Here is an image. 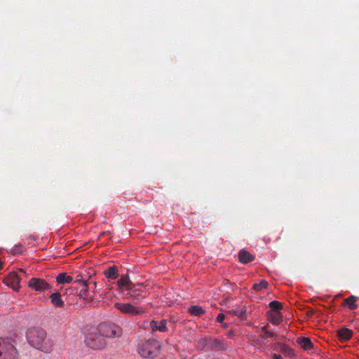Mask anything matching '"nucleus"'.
<instances>
[{"instance_id": "7ed1b4c3", "label": "nucleus", "mask_w": 359, "mask_h": 359, "mask_svg": "<svg viewBox=\"0 0 359 359\" xmlns=\"http://www.w3.org/2000/svg\"><path fill=\"white\" fill-rule=\"evenodd\" d=\"M161 351V345L156 339L143 340L138 345V353L142 358L157 357Z\"/></svg>"}, {"instance_id": "f8f14e48", "label": "nucleus", "mask_w": 359, "mask_h": 359, "mask_svg": "<svg viewBox=\"0 0 359 359\" xmlns=\"http://www.w3.org/2000/svg\"><path fill=\"white\" fill-rule=\"evenodd\" d=\"M337 336L341 341H348L353 337V332L347 327H341L337 331Z\"/></svg>"}, {"instance_id": "a211bd4d", "label": "nucleus", "mask_w": 359, "mask_h": 359, "mask_svg": "<svg viewBox=\"0 0 359 359\" xmlns=\"http://www.w3.org/2000/svg\"><path fill=\"white\" fill-rule=\"evenodd\" d=\"M104 276L109 279H116L118 278V269L116 266H111L104 271Z\"/></svg>"}, {"instance_id": "c85d7f7f", "label": "nucleus", "mask_w": 359, "mask_h": 359, "mask_svg": "<svg viewBox=\"0 0 359 359\" xmlns=\"http://www.w3.org/2000/svg\"><path fill=\"white\" fill-rule=\"evenodd\" d=\"M238 310H230L228 311L227 314L231 315V316H237Z\"/></svg>"}, {"instance_id": "aec40b11", "label": "nucleus", "mask_w": 359, "mask_h": 359, "mask_svg": "<svg viewBox=\"0 0 359 359\" xmlns=\"http://www.w3.org/2000/svg\"><path fill=\"white\" fill-rule=\"evenodd\" d=\"M279 351L287 357H293L294 351L290 346L285 345V344H279Z\"/></svg>"}, {"instance_id": "412c9836", "label": "nucleus", "mask_w": 359, "mask_h": 359, "mask_svg": "<svg viewBox=\"0 0 359 359\" xmlns=\"http://www.w3.org/2000/svg\"><path fill=\"white\" fill-rule=\"evenodd\" d=\"M189 313L194 315L195 316H201V315L205 313L203 308L198 306V305H192L188 309Z\"/></svg>"}, {"instance_id": "423d86ee", "label": "nucleus", "mask_w": 359, "mask_h": 359, "mask_svg": "<svg viewBox=\"0 0 359 359\" xmlns=\"http://www.w3.org/2000/svg\"><path fill=\"white\" fill-rule=\"evenodd\" d=\"M87 346L93 349H100L104 347L106 342L102 334L98 333L90 334L85 340Z\"/></svg>"}, {"instance_id": "a878e982", "label": "nucleus", "mask_w": 359, "mask_h": 359, "mask_svg": "<svg viewBox=\"0 0 359 359\" xmlns=\"http://www.w3.org/2000/svg\"><path fill=\"white\" fill-rule=\"evenodd\" d=\"M237 316L241 320L246 319V318H247L246 310H244V309L238 310Z\"/></svg>"}, {"instance_id": "5701e85b", "label": "nucleus", "mask_w": 359, "mask_h": 359, "mask_svg": "<svg viewBox=\"0 0 359 359\" xmlns=\"http://www.w3.org/2000/svg\"><path fill=\"white\" fill-rule=\"evenodd\" d=\"M269 285V282L265 280H262L258 283L253 285V289L256 291H262L264 288H266Z\"/></svg>"}, {"instance_id": "393cba45", "label": "nucleus", "mask_w": 359, "mask_h": 359, "mask_svg": "<svg viewBox=\"0 0 359 359\" xmlns=\"http://www.w3.org/2000/svg\"><path fill=\"white\" fill-rule=\"evenodd\" d=\"M269 306L271 309V310H278V311H280V309H281V302H278V301H272L271 302H269Z\"/></svg>"}, {"instance_id": "b1692460", "label": "nucleus", "mask_w": 359, "mask_h": 359, "mask_svg": "<svg viewBox=\"0 0 359 359\" xmlns=\"http://www.w3.org/2000/svg\"><path fill=\"white\" fill-rule=\"evenodd\" d=\"M261 337L266 338L267 339L269 338V339L275 340L277 338V334L276 333L273 332V331L267 330H265V333L261 334Z\"/></svg>"}, {"instance_id": "6ab92c4d", "label": "nucleus", "mask_w": 359, "mask_h": 359, "mask_svg": "<svg viewBox=\"0 0 359 359\" xmlns=\"http://www.w3.org/2000/svg\"><path fill=\"white\" fill-rule=\"evenodd\" d=\"M74 283H78L80 286V293L79 296L81 298L83 299H87L88 297V282L87 281H81L80 280H77L74 281Z\"/></svg>"}, {"instance_id": "6e6552de", "label": "nucleus", "mask_w": 359, "mask_h": 359, "mask_svg": "<svg viewBox=\"0 0 359 359\" xmlns=\"http://www.w3.org/2000/svg\"><path fill=\"white\" fill-rule=\"evenodd\" d=\"M28 286L36 291H45L51 287L47 281L39 278H32L28 282Z\"/></svg>"}, {"instance_id": "f03ea898", "label": "nucleus", "mask_w": 359, "mask_h": 359, "mask_svg": "<svg viewBox=\"0 0 359 359\" xmlns=\"http://www.w3.org/2000/svg\"><path fill=\"white\" fill-rule=\"evenodd\" d=\"M15 344V334L8 333L1 337V359H18V351Z\"/></svg>"}, {"instance_id": "4468645a", "label": "nucleus", "mask_w": 359, "mask_h": 359, "mask_svg": "<svg viewBox=\"0 0 359 359\" xmlns=\"http://www.w3.org/2000/svg\"><path fill=\"white\" fill-rule=\"evenodd\" d=\"M133 285L128 275H122L121 278L117 280V285L118 287H125L126 290L130 292L129 287Z\"/></svg>"}, {"instance_id": "1a4fd4ad", "label": "nucleus", "mask_w": 359, "mask_h": 359, "mask_svg": "<svg viewBox=\"0 0 359 359\" xmlns=\"http://www.w3.org/2000/svg\"><path fill=\"white\" fill-rule=\"evenodd\" d=\"M149 327L151 331H160L166 332L168 331L167 321L165 319L161 320L160 322L154 321L152 320L149 323Z\"/></svg>"}, {"instance_id": "39448f33", "label": "nucleus", "mask_w": 359, "mask_h": 359, "mask_svg": "<svg viewBox=\"0 0 359 359\" xmlns=\"http://www.w3.org/2000/svg\"><path fill=\"white\" fill-rule=\"evenodd\" d=\"M114 307L124 314L135 316L144 313V309L142 307L134 306L132 304H125V302H116Z\"/></svg>"}, {"instance_id": "cd10ccee", "label": "nucleus", "mask_w": 359, "mask_h": 359, "mask_svg": "<svg viewBox=\"0 0 359 359\" xmlns=\"http://www.w3.org/2000/svg\"><path fill=\"white\" fill-rule=\"evenodd\" d=\"M24 250V248L22 245H18L15 247L14 250H13V252L14 253H21Z\"/></svg>"}, {"instance_id": "dca6fc26", "label": "nucleus", "mask_w": 359, "mask_h": 359, "mask_svg": "<svg viewBox=\"0 0 359 359\" xmlns=\"http://www.w3.org/2000/svg\"><path fill=\"white\" fill-rule=\"evenodd\" d=\"M358 297L355 295H351L348 298L344 299L343 305L348 306V308L351 310H355L357 309L358 305L356 304V300Z\"/></svg>"}, {"instance_id": "7c9ffc66", "label": "nucleus", "mask_w": 359, "mask_h": 359, "mask_svg": "<svg viewBox=\"0 0 359 359\" xmlns=\"http://www.w3.org/2000/svg\"><path fill=\"white\" fill-rule=\"evenodd\" d=\"M267 326H268V325H264V326L262 327V331L263 332V333H266V330H267Z\"/></svg>"}, {"instance_id": "20e7f679", "label": "nucleus", "mask_w": 359, "mask_h": 359, "mask_svg": "<svg viewBox=\"0 0 359 359\" xmlns=\"http://www.w3.org/2000/svg\"><path fill=\"white\" fill-rule=\"evenodd\" d=\"M98 332L102 337H121L123 334L122 328L114 323H101L98 326Z\"/></svg>"}, {"instance_id": "0eeeda50", "label": "nucleus", "mask_w": 359, "mask_h": 359, "mask_svg": "<svg viewBox=\"0 0 359 359\" xmlns=\"http://www.w3.org/2000/svg\"><path fill=\"white\" fill-rule=\"evenodd\" d=\"M4 283L13 290L18 291L20 288V278L16 272H9L4 278Z\"/></svg>"}, {"instance_id": "4be33fe9", "label": "nucleus", "mask_w": 359, "mask_h": 359, "mask_svg": "<svg viewBox=\"0 0 359 359\" xmlns=\"http://www.w3.org/2000/svg\"><path fill=\"white\" fill-rule=\"evenodd\" d=\"M56 280L60 284H62V283L72 282L73 278L72 276H68L67 273H60L56 278Z\"/></svg>"}, {"instance_id": "9b49d317", "label": "nucleus", "mask_w": 359, "mask_h": 359, "mask_svg": "<svg viewBox=\"0 0 359 359\" xmlns=\"http://www.w3.org/2000/svg\"><path fill=\"white\" fill-rule=\"evenodd\" d=\"M238 259L242 264H248L255 260V257L250 252L242 249L238 253Z\"/></svg>"}, {"instance_id": "c756f323", "label": "nucleus", "mask_w": 359, "mask_h": 359, "mask_svg": "<svg viewBox=\"0 0 359 359\" xmlns=\"http://www.w3.org/2000/svg\"><path fill=\"white\" fill-rule=\"evenodd\" d=\"M271 357L273 359H283L281 355L277 353H273Z\"/></svg>"}, {"instance_id": "bb28decb", "label": "nucleus", "mask_w": 359, "mask_h": 359, "mask_svg": "<svg viewBox=\"0 0 359 359\" xmlns=\"http://www.w3.org/2000/svg\"><path fill=\"white\" fill-rule=\"evenodd\" d=\"M226 318L225 314L224 313H219L216 318L217 322L219 323H223L224 319Z\"/></svg>"}, {"instance_id": "ddd939ff", "label": "nucleus", "mask_w": 359, "mask_h": 359, "mask_svg": "<svg viewBox=\"0 0 359 359\" xmlns=\"http://www.w3.org/2000/svg\"><path fill=\"white\" fill-rule=\"evenodd\" d=\"M129 294L131 297V298H133L135 299H143L144 297V290L142 289H137V287H134V284L131 285V287H129Z\"/></svg>"}, {"instance_id": "f257e3e1", "label": "nucleus", "mask_w": 359, "mask_h": 359, "mask_svg": "<svg viewBox=\"0 0 359 359\" xmlns=\"http://www.w3.org/2000/svg\"><path fill=\"white\" fill-rule=\"evenodd\" d=\"M27 340L31 346L44 352L51 351L53 346V342L48 339L46 332L41 327L29 328L27 331Z\"/></svg>"}, {"instance_id": "2eb2a0df", "label": "nucleus", "mask_w": 359, "mask_h": 359, "mask_svg": "<svg viewBox=\"0 0 359 359\" xmlns=\"http://www.w3.org/2000/svg\"><path fill=\"white\" fill-rule=\"evenodd\" d=\"M50 302L56 307H63L65 302L62 299L60 292H53L50 295Z\"/></svg>"}, {"instance_id": "f3484780", "label": "nucleus", "mask_w": 359, "mask_h": 359, "mask_svg": "<svg viewBox=\"0 0 359 359\" xmlns=\"http://www.w3.org/2000/svg\"><path fill=\"white\" fill-rule=\"evenodd\" d=\"M298 342H299L300 346L304 350H311V349H313L314 347V344L312 343V341H311V339H309V337H300L298 339Z\"/></svg>"}, {"instance_id": "9d476101", "label": "nucleus", "mask_w": 359, "mask_h": 359, "mask_svg": "<svg viewBox=\"0 0 359 359\" xmlns=\"http://www.w3.org/2000/svg\"><path fill=\"white\" fill-rule=\"evenodd\" d=\"M268 318L273 325H279L283 320V316L280 311L278 310H269L268 311Z\"/></svg>"}]
</instances>
